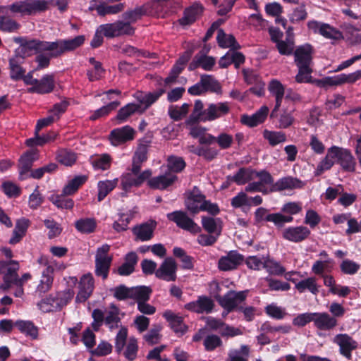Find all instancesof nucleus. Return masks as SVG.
I'll return each instance as SVG.
<instances>
[{
	"label": "nucleus",
	"mask_w": 361,
	"mask_h": 361,
	"mask_svg": "<svg viewBox=\"0 0 361 361\" xmlns=\"http://www.w3.org/2000/svg\"><path fill=\"white\" fill-rule=\"evenodd\" d=\"M310 233V230L306 226H290L283 231L282 236L288 241L300 243L308 238Z\"/></svg>",
	"instance_id": "obj_14"
},
{
	"label": "nucleus",
	"mask_w": 361,
	"mask_h": 361,
	"mask_svg": "<svg viewBox=\"0 0 361 361\" xmlns=\"http://www.w3.org/2000/svg\"><path fill=\"white\" fill-rule=\"evenodd\" d=\"M59 162L65 166H71L76 161V155L74 152L67 149H61L57 154Z\"/></svg>",
	"instance_id": "obj_62"
},
{
	"label": "nucleus",
	"mask_w": 361,
	"mask_h": 361,
	"mask_svg": "<svg viewBox=\"0 0 361 361\" xmlns=\"http://www.w3.org/2000/svg\"><path fill=\"white\" fill-rule=\"evenodd\" d=\"M156 227V223H144L137 225L132 228V232L135 236V240L147 241L153 237L154 231Z\"/></svg>",
	"instance_id": "obj_24"
},
{
	"label": "nucleus",
	"mask_w": 361,
	"mask_h": 361,
	"mask_svg": "<svg viewBox=\"0 0 361 361\" xmlns=\"http://www.w3.org/2000/svg\"><path fill=\"white\" fill-rule=\"evenodd\" d=\"M110 246L104 244L97 248L95 255V271H109L112 257L109 255Z\"/></svg>",
	"instance_id": "obj_20"
},
{
	"label": "nucleus",
	"mask_w": 361,
	"mask_h": 361,
	"mask_svg": "<svg viewBox=\"0 0 361 361\" xmlns=\"http://www.w3.org/2000/svg\"><path fill=\"white\" fill-rule=\"evenodd\" d=\"M10 76L14 80H19L23 78L25 71L18 64L16 59L9 60Z\"/></svg>",
	"instance_id": "obj_60"
},
{
	"label": "nucleus",
	"mask_w": 361,
	"mask_h": 361,
	"mask_svg": "<svg viewBox=\"0 0 361 361\" xmlns=\"http://www.w3.org/2000/svg\"><path fill=\"white\" fill-rule=\"evenodd\" d=\"M152 292V289L148 286H140L133 287L132 299L135 300L137 304L139 302L149 300Z\"/></svg>",
	"instance_id": "obj_47"
},
{
	"label": "nucleus",
	"mask_w": 361,
	"mask_h": 361,
	"mask_svg": "<svg viewBox=\"0 0 361 361\" xmlns=\"http://www.w3.org/2000/svg\"><path fill=\"white\" fill-rule=\"evenodd\" d=\"M15 326L20 331L32 339L38 338V328L30 321L18 320L15 322Z\"/></svg>",
	"instance_id": "obj_36"
},
{
	"label": "nucleus",
	"mask_w": 361,
	"mask_h": 361,
	"mask_svg": "<svg viewBox=\"0 0 361 361\" xmlns=\"http://www.w3.org/2000/svg\"><path fill=\"white\" fill-rule=\"evenodd\" d=\"M202 84L205 87L206 92L210 90L214 92H219L221 90V86L218 81L212 75H203L201 76Z\"/></svg>",
	"instance_id": "obj_59"
},
{
	"label": "nucleus",
	"mask_w": 361,
	"mask_h": 361,
	"mask_svg": "<svg viewBox=\"0 0 361 361\" xmlns=\"http://www.w3.org/2000/svg\"><path fill=\"white\" fill-rule=\"evenodd\" d=\"M249 354V346L242 345L240 350L231 349L229 350L226 361H247Z\"/></svg>",
	"instance_id": "obj_43"
},
{
	"label": "nucleus",
	"mask_w": 361,
	"mask_h": 361,
	"mask_svg": "<svg viewBox=\"0 0 361 361\" xmlns=\"http://www.w3.org/2000/svg\"><path fill=\"white\" fill-rule=\"evenodd\" d=\"M136 131L130 126L113 129L109 135V140L114 146H119L134 140Z\"/></svg>",
	"instance_id": "obj_9"
},
{
	"label": "nucleus",
	"mask_w": 361,
	"mask_h": 361,
	"mask_svg": "<svg viewBox=\"0 0 361 361\" xmlns=\"http://www.w3.org/2000/svg\"><path fill=\"white\" fill-rule=\"evenodd\" d=\"M175 257L179 259L182 263V268L184 269H192L193 268V258L188 255L185 250L180 247H174L173 250Z\"/></svg>",
	"instance_id": "obj_53"
},
{
	"label": "nucleus",
	"mask_w": 361,
	"mask_h": 361,
	"mask_svg": "<svg viewBox=\"0 0 361 361\" xmlns=\"http://www.w3.org/2000/svg\"><path fill=\"white\" fill-rule=\"evenodd\" d=\"M204 112L206 109H204V104L201 100H196L194 104V108L192 114L188 119V123L193 124L198 121H202L203 117H204Z\"/></svg>",
	"instance_id": "obj_49"
},
{
	"label": "nucleus",
	"mask_w": 361,
	"mask_h": 361,
	"mask_svg": "<svg viewBox=\"0 0 361 361\" xmlns=\"http://www.w3.org/2000/svg\"><path fill=\"white\" fill-rule=\"evenodd\" d=\"M55 88V79L53 74H46L40 80H37L36 85L27 89L29 93L39 94H49Z\"/></svg>",
	"instance_id": "obj_17"
},
{
	"label": "nucleus",
	"mask_w": 361,
	"mask_h": 361,
	"mask_svg": "<svg viewBox=\"0 0 361 361\" xmlns=\"http://www.w3.org/2000/svg\"><path fill=\"white\" fill-rule=\"evenodd\" d=\"M229 111L230 106L228 102L209 104L206 109V112H204V117H203L202 121L206 122L216 120L228 114Z\"/></svg>",
	"instance_id": "obj_13"
},
{
	"label": "nucleus",
	"mask_w": 361,
	"mask_h": 361,
	"mask_svg": "<svg viewBox=\"0 0 361 361\" xmlns=\"http://www.w3.org/2000/svg\"><path fill=\"white\" fill-rule=\"evenodd\" d=\"M45 0H23L15 1L11 5L0 6V13H6L10 11L20 16H31L46 11Z\"/></svg>",
	"instance_id": "obj_4"
},
{
	"label": "nucleus",
	"mask_w": 361,
	"mask_h": 361,
	"mask_svg": "<svg viewBox=\"0 0 361 361\" xmlns=\"http://www.w3.org/2000/svg\"><path fill=\"white\" fill-rule=\"evenodd\" d=\"M295 288L300 293H303L305 290H308L312 294L317 295L319 292L317 285L314 278H308L296 283Z\"/></svg>",
	"instance_id": "obj_52"
},
{
	"label": "nucleus",
	"mask_w": 361,
	"mask_h": 361,
	"mask_svg": "<svg viewBox=\"0 0 361 361\" xmlns=\"http://www.w3.org/2000/svg\"><path fill=\"white\" fill-rule=\"evenodd\" d=\"M290 330L291 327L290 325L273 326L269 322H264L260 327L262 332L268 333L271 335H276V334H288Z\"/></svg>",
	"instance_id": "obj_46"
},
{
	"label": "nucleus",
	"mask_w": 361,
	"mask_h": 361,
	"mask_svg": "<svg viewBox=\"0 0 361 361\" xmlns=\"http://www.w3.org/2000/svg\"><path fill=\"white\" fill-rule=\"evenodd\" d=\"M248 290L236 292L229 290L221 298H218V302L223 308H227L228 311L238 310L241 302L245 300Z\"/></svg>",
	"instance_id": "obj_8"
},
{
	"label": "nucleus",
	"mask_w": 361,
	"mask_h": 361,
	"mask_svg": "<svg viewBox=\"0 0 361 361\" xmlns=\"http://www.w3.org/2000/svg\"><path fill=\"white\" fill-rule=\"evenodd\" d=\"M245 263L247 267L252 270H259L262 267L267 271H285L276 262L271 259H264L257 256H250L246 259Z\"/></svg>",
	"instance_id": "obj_10"
},
{
	"label": "nucleus",
	"mask_w": 361,
	"mask_h": 361,
	"mask_svg": "<svg viewBox=\"0 0 361 361\" xmlns=\"http://www.w3.org/2000/svg\"><path fill=\"white\" fill-rule=\"evenodd\" d=\"M214 305V302L210 298L200 295L196 300L185 304V308L197 314H209L212 312Z\"/></svg>",
	"instance_id": "obj_11"
},
{
	"label": "nucleus",
	"mask_w": 361,
	"mask_h": 361,
	"mask_svg": "<svg viewBox=\"0 0 361 361\" xmlns=\"http://www.w3.org/2000/svg\"><path fill=\"white\" fill-rule=\"evenodd\" d=\"M68 195H52L49 200L58 208L71 209L74 206V202L72 199L66 197Z\"/></svg>",
	"instance_id": "obj_42"
},
{
	"label": "nucleus",
	"mask_w": 361,
	"mask_h": 361,
	"mask_svg": "<svg viewBox=\"0 0 361 361\" xmlns=\"http://www.w3.org/2000/svg\"><path fill=\"white\" fill-rule=\"evenodd\" d=\"M203 345L207 351H213L216 348L222 346L223 341L219 336L209 334L203 340Z\"/></svg>",
	"instance_id": "obj_57"
},
{
	"label": "nucleus",
	"mask_w": 361,
	"mask_h": 361,
	"mask_svg": "<svg viewBox=\"0 0 361 361\" xmlns=\"http://www.w3.org/2000/svg\"><path fill=\"white\" fill-rule=\"evenodd\" d=\"M111 157L107 154L92 157L91 163L94 169L106 170L111 166Z\"/></svg>",
	"instance_id": "obj_55"
},
{
	"label": "nucleus",
	"mask_w": 361,
	"mask_h": 361,
	"mask_svg": "<svg viewBox=\"0 0 361 361\" xmlns=\"http://www.w3.org/2000/svg\"><path fill=\"white\" fill-rule=\"evenodd\" d=\"M215 64V59L212 56H208L202 53L197 54L192 63L189 66V69L192 71L200 66L205 71H210Z\"/></svg>",
	"instance_id": "obj_29"
},
{
	"label": "nucleus",
	"mask_w": 361,
	"mask_h": 361,
	"mask_svg": "<svg viewBox=\"0 0 361 361\" xmlns=\"http://www.w3.org/2000/svg\"><path fill=\"white\" fill-rule=\"evenodd\" d=\"M243 74L245 80L247 84H256L258 85L257 87H251L250 91L257 95H261L263 92L264 84L262 82L258 74L251 70H244Z\"/></svg>",
	"instance_id": "obj_32"
},
{
	"label": "nucleus",
	"mask_w": 361,
	"mask_h": 361,
	"mask_svg": "<svg viewBox=\"0 0 361 361\" xmlns=\"http://www.w3.org/2000/svg\"><path fill=\"white\" fill-rule=\"evenodd\" d=\"M287 37L286 40H281L276 44L279 52L281 55H290L294 49V39L292 28L287 30Z\"/></svg>",
	"instance_id": "obj_37"
},
{
	"label": "nucleus",
	"mask_w": 361,
	"mask_h": 361,
	"mask_svg": "<svg viewBox=\"0 0 361 361\" xmlns=\"http://www.w3.org/2000/svg\"><path fill=\"white\" fill-rule=\"evenodd\" d=\"M89 62L93 66V70L89 69L87 71L88 80L90 82L100 80L105 72L102 63L96 61L94 57L90 58Z\"/></svg>",
	"instance_id": "obj_40"
},
{
	"label": "nucleus",
	"mask_w": 361,
	"mask_h": 361,
	"mask_svg": "<svg viewBox=\"0 0 361 361\" xmlns=\"http://www.w3.org/2000/svg\"><path fill=\"white\" fill-rule=\"evenodd\" d=\"M152 175L150 169H146L141 171V168L138 166L131 165V168L128 169L121 176V188L128 192L132 188H138L141 186L147 179Z\"/></svg>",
	"instance_id": "obj_5"
},
{
	"label": "nucleus",
	"mask_w": 361,
	"mask_h": 361,
	"mask_svg": "<svg viewBox=\"0 0 361 361\" xmlns=\"http://www.w3.org/2000/svg\"><path fill=\"white\" fill-rule=\"evenodd\" d=\"M177 179V176L172 173H166L147 179V185L152 189L164 190L171 185Z\"/></svg>",
	"instance_id": "obj_23"
},
{
	"label": "nucleus",
	"mask_w": 361,
	"mask_h": 361,
	"mask_svg": "<svg viewBox=\"0 0 361 361\" xmlns=\"http://www.w3.org/2000/svg\"><path fill=\"white\" fill-rule=\"evenodd\" d=\"M137 260L138 257L135 252L128 253L125 257L124 263L118 268V271H134Z\"/></svg>",
	"instance_id": "obj_61"
},
{
	"label": "nucleus",
	"mask_w": 361,
	"mask_h": 361,
	"mask_svg": "<svg viewBox=\"0 0 361 361\" xmlns=\"http://www.w3.org/2000/svg\"><path fill=\"white\" fill-rule=\"evenodd\" d=\"M125 6L124 3H118L114 5L101 4L98 5L95 9L98 15L104 16L106 15L119 13L124 10Z\"/></svg>",
	"instance_id": "obj_44"
},
{
	"label": "nucleus",
	"mask_w": 361,
	"mask_h": 361,
	"mask_svg": "<svg viewBox=\"0 0 361 361\" xmlns=\"http://www.w3.org/2000/svg\"><path fill=\"white\" fill-rule=\"evenodd\" d=\"M20 25L15 20L6 16H0V30L6 32H15Z\"/></svg>",
	"instance_id": "obj_51"
},
{
	"label": "nucleus",
	"mask_w": 361,
	"mask_h": 361,
	"mask_svg": "<svg viewBox=\"0 0 361 361\" xmlns=\"http://www.w3.org/2000/svg\"><path fill=\"white\" fill-rule=\"evenodd\" d=\"M264 137L268 140L271 146H275L278 144L286 141V135L281 131H269L265 130L264 131Z\"/></svg>",
	"instance_id": "obj_54"
},
{
	"label": "nucleus",
	"mask_w": 361,
	"mask_h": 361,
	"mask_svg": "<svg viewBox=\"0 0 361 361\" xmlns=\"http://www.w3.org/2000/svg\"><path fill=\"white\" fill-rule=\"evenodd\" d=\"M269 113V108L262 106L256 113L251 116L243 115L240 121L243 124L249 127H255L263 123Z\"/></svg>",
	"instance_id": "obj_26"
},
{
	"label": "nucleus",
	"mask_w": 361,
	"mask_h": 361,
	"mask_svg": "<svg viewBox=\"0 0 361 361\" xmlns=\"http://www.w3.org/2000/svg\"><path fill=\"white\" fill-rule=\"evenodd\" d=\"M305 182L293 177L286 176L279 179L274 185L269 188L270 192H280L285 190L300 189L305 186Z\"/></svg>",
	"instance_id": "obj_16"
},
{
	"label": "nucleus",
	"mask_w": 361,
	"mask_h": 361,
	"mask_svg": "<svg viewBox=\"0 0 361 361\" xmlns=\"http://www.w3.org/2000/svg\"><path fill=\"white\" fill-rule=\"evenodd\" d=\"M190 105L188 103L183 104L180 106L171 105L169 107V115L174 121L183 119L188 113Z\"/></svg>",
	"instance_id": "obj_48"
},
{
	"label": "nucleus",
	"mask_w": 361,
	"mask_h": 361,
	"mask_svg": "<svg viewBox=\"0 0 361 361\" xmlns=\"http://www.w3.org/2000/svg\"><path fill=\"white\" fill-rule=\"evenodd\" d=\"M255 170L250 168H240L238 172L233 176H227V181L230 183L232 182L238 185H244L246 183L254 180L253 173Z\"/></svg>",
	"instance_id": "obj_31"
},
{
	"label": "nucleus",
	"mask_w": 361,
	"mask_h": 361,
	"mask_svg": "<svg viewBox=\"0 0 361 361\" xmlns=\"http://www.w3.org/2000/svg\"><path fill=\"white\" fill-rule=\"evenodd\" d=\"M132 290L133 287L128 288L124 285H120L115 287L112 291L114 296L118 300H125L127 299H132Z\"/></svg>",
	"instance_id": "obj_64"
},
{
	"label": "nucleus",
	"mask_w": 361,
	"mask_h": 361,
	"mask_svg": "<svg viewBox=\"0 0 361 361\" xmlns=\"http://www.w3.org/2000/svg\"><path fill=\"white\" fill-rule=\"evenodd\" d=\"M29 226L30 221L27 219L21 218L18 219L16 222L12 236L9 240V243L11 245H15L19 243L25 235Z\"/></svg>",
	"instance_id": "obj_28"
},
{
	"label": "nucleus",
	"mask_w": 361,
	"mask_h": 361,
	"mask_svg": "<svg viewBox=\"0 0 361 361\" xmlns=\"http://www.w3.org/2000/svg\"><path fill=\"white\" fill-rule=\"evenodd\" d=\"M312 49L306 44L297 48L294 52L295 62L298 67H311L312 63Z\"/></svg>",
	"instance_id": "obj_21"
},
{
	"label": "nucleus",
	"mask_w": 361,
	"mask_h": 361,
	"mask_svg": "<svg viewBox=\"0 0 361 361\" xmlns=\"http://www.w3.org/2000/svg\"><path fill=\"white\" fill-rule=\"evenodd\" d=\"M332 341L339 347V353L348 360L352 359L353 351L359 347L358 342L348 334H338Z\"/></svg>",
	"instance_id": "obj_7"
},
{
	"label": "nucleus",
	"mask_w": 361,
	"mask_h": 361,
	"mask_svg": "<svg viewBox=\"0 0 361 361\" xmlns=\"http://www.w3.org/2000/svg\"><path fill=\"white\" fill-rule=\"evenodd\" d=\"M264 310L268 316L276 319H282L286 315L284 308L272 303L266 306Z\"/></svg>",
	"instance_id": "obj_63"
},
{
	"label": "nucleus",
	"mask_w": 361,
	"mask_h": 361,
	"mask_svg": "<svg viewBox=\"0 0 361 361\" xmlns=\"http://www.w3.org/2000/svg\"><path fill=\"white\" fill-rule=\"evenodd\" d=\"M97 223L93 218H82L75 222V228L82 233H91L94 231Z\"/></svg>",
	"instance_id": "obj_41"
},
{
	"label": "nucleus",
	"mask_w": 361,
	"mask_h": 361,
	"mask_svg": "<svg viewBox=\"0 0 361 361\" xmlns=\"http://www.w3.org/2000/svg\"><path fill=\"white\" fill-rule=\"evenodd\" d=\"M120 105V102L115 101L108 104L106 106H103L100 109L94 111V113L90 117V119L94 121L100 117L108 115L111 111L116 109Z\"/></svg>",
	"instance_id": "obj_58"
},
{
	"label": "nucleus",
	"mask_w": 361,
	"mask_h": 361,
	"mask_svg": "<svg viewBox=\"0 0 361 361\" xmlns=\"http://www.w3.org/2000/svg\"><path fill=\"white\" fill-rule=\"evenodd\" d=\"M205 196L195 187L186 198L185 206L191 214H196L202 211Z\"/></svg>",
	"instance_id": "obj_15"
},
{
	"label": "nucleus",
	"mask_w": 361,
	"mask_h": 361,
	"mask_svg": "<svg viewBox=\"0 0 361 361\" xmlns=\"http://www.w3.org/2000/svg\"><path fill=\"white\" fill-rule=\"evenodd\" d=\"M13 286L21 287V282L18 272H6L4 276V283L0 286V288L6 290Z\"/></svg>",
	"instance_id": "obj_56"
},
{
	"label": "nucleus",
	"mask_w": 361,
	"mask_h": 361,
	"mask_svg": "<svg viewBox=\"0 0 361 361\" xmlns=\"http://www.w3.org/2000/svg\"><path fill=\"white\" fill-rule=\"evenodd\" d=\"M244 261V257L236 250L229 251L226 256H222L218 263L221 271L235 269Z\"/></svg>",
	"instance_id": "obj_12"
},
{
	"label": "nucleus",
	"mask_w": 361,
	"mask_h": 361,
	"mask_svg": "<svg viewBox=\"0 0 361 361\" xmlns=\"http://www.w3.org/2000/svg\"><path fill=\"white\" fill-rule=\"evenodd\" d=\"M335 163L340 164L342 169L345 171H355V160L351 152L347 149L332 146L328 149L325 157L318 164L314 175H322L325 171L329 170Z\"/></svg>",
	"instance_id": "obj_2"
},
{
	"label": "nucleus",
	"mask_w": 361,
	"mask_h": 361,
	"mask_svg": "<svg viewBox=\"0 0 361 361\" xmlns=\"http://www.w3.org/2000/svg\"><path fill=\"white\" fill-rule=\"evenodd\" d=\"M165 92L163 88L158 89L153 92H137L135 97L140 104L130 103L122 107L118 111L116 118L124 121L135 112L143 113L147 108L154 104Z\"/></svg>",
	"instance_id": "obj_3"
},
{
	"label": "nucleus",
	"mask_w": 361,
	"mask_h": 361,
	"mask_svg": "<svg viewBox=\"0 0 361 361\" xmlns=\"http://www.w3.org/2000/svg\"><path fill=\"white\" fill-rule=\"evenodd\" d=\"M148 142L147 141L140 142L132 158V165L142 167V164L147 159Z\"/></svg>",
	"instance_id": "obj_38"
},
{
	"label": "nucleus",
	"mask_w": 361,
	"mask_h": 361,
	"mask_svg": "<svg viewBox=\"0 0 361 361\" xmlns=\"http://www.w3.org/2000/svg\"><path fill=\"white\" fill-rule=\"evenodd\" d=\"M87 177L85 176H77L70 180L63 189V195H71L74 194L78 188L85 183Z\"/></svg>",
	"instance_id": "obj_45"
},
{
	"label": "nucleus",
	"mask_w": 361,
	"mask_h": 361,
	"mask_svg": "<svg viewBox=\"0 0 361 361\" xmlns=\"http://www.w3.org/2000/svg\"><path fill=\"white\" fill-rule=\"evenodd\" d=\"M216 40L219 47L230 48L231 49H239L240 44L232 35H227L222 29L218 30Z\"/></svg>",
	"instance_id": "obj_33"
},
{
	"label": "nucleus",
	"mask_w": 361,
	"mask_h": 361,
	"mask_svg": "<svg viewBox=\"0 0 361 361\" xmlns=\"http://www.w3.org/2000/svg\"><path fill=\"white\" fill-rule=\"evenodd\" d=\"M202 11V6L201 4H195L192 6L186 8L184 11L183 16L179 20V22L183 25H190L195 21L198 15Z\"/></svg>",
	"instance_id": "obj_34"
},
{
	"label": "nucleus",
	"mask_w": 361,
	"mask_h": 361,
	"mask_svg": "<svg viewBox=\"0 0 361 361\" xmlns=\"http://www.w3.org/2000/svg\"><path fill=\"white\" fill-rule=\"evenodd\" d=\"M118 182V178L99 181L97 184L98 201L100 202L103 200L107 195L116 188Z\"/></svg>",
	"instance_id": "obj_39"
},
{
	"label": "nucleus",
	"mask_w": 361,
	"mask_h": 361,
	"mask_svg": "<svg viewBox=\"0 0 361 361\" xmlns=\"http://www.w3.org/2000/svg\"><path fill=\"white\" fill-rule=\"evenodd\" d=\"M37 288L36 293L41 295L48 292L53 283L54 276L52 272H36Z\"/></svg>",
	"instance_id": "obj_27"
},
{
	"label": "nucleus",
	"mask_w": 361,
	"mask_h": 361,
	"mask_svg": "<svg viewBox=\"0 0 361 361\" xmlns=\"http://www.w3.org/2000/svg\"><path fill=\"white\" fill-rule=\"evenodd\" d=\"M146 13L147 11L144 6H137L134 9L124 12L122 15V17L126 21V23H129L130 25L131 23H135L140 19L143 16L146 14Z\"/></svg>",
	"instance_id": "obj_50"
},
{
	"label": "nucleus",
	"mask_w": 361,
	"mask_h": 361,
	"mask_svg": "<svg viewBox=\"0 0 361 361\" xmlns=\"http://www.w3.org/2000/svg\"><path fill=\"white\" fill-rule=\"evenodd\" d=\"M85 39L84 35H78L73 39H59L55 42L27 40L22 53L25 57L31 55L32 51H49L51 57L57 58L82 46Z\"/></svg>",
	"instance_id": "obj_1"
},
{
	"label": "nucleus",
	"mask_w": 361,
	"mask_h": 361,
	"mask_svg": "<svg viewBox=\"0 0 361 361\" xmlns=\"http://www.w3.org/2000/svg\"><path fill=\"white\" fill-rule=\"evenodd\" d=\"M269 90L276 98L275 106L270 114L271 118H275L277 116V112L281 105L282 99L284 96V87L279 81L273 80L269 83Z\"/></svg>",
	"instance_id": "obj_25"
},
{
	"label": "nucleus",
	"mask_w": 361,
	"mask_h": 361,
	"mask_svg": "<svg viewBox=\"0 0 361 361\" xmlns=\"http://www.w3.org/2000/svg\"><path fill=\"white\" fill-rule=\"evenodd\" d=\"M94 289V280L91 274H84L80 281L79 291L76 296L77 302H83L89 298Z\"/></svg>",
	"instance_id": "obj_18"
},
{
	"label": "nucleus",
	"mask_w": 361,
	"mask_h": 361,
	"mask_svg": "<svg viewBox=\"0 0 361 361\" xmlns=\"http://www.w3.org/2000/svg\"><path fill=\"white\" fill-rule=\"evenodd\" d=\"M202 225L207 232L216 234V236L219 235L221 232V221L219 218L202 216Z\"/></svg>",
	"instance_id": "obj_35"
},
{
	"label": "nucleus",
	"mask_w": 361,
	"mask_h": 361,
	"mask_svg": "<svg viewBox=\"0 0 361 361\" xmlns=\"http://www.w3.org/2000/svg\"><path fill=\"white\" fill-rule=\"evenodd\" d=\"M314 325L319 330L329 331L338 324L337 319L326 312H314Z\"/></svg>",
	"instance_id": "obj_22"
},
{
	"label": "nucleus",
	"mask_w": 361,
	"mask_h": 361,
	"mask_svg": "<svg viewBox=\"0 0 361 361\" xmlns=\"http://www.w3.org/2000/svg\"><path fill=\"white\" fill-rule=\"evenodd\" d=\"M38 158L37 152L30 151L25 153L19 159V179L25 180L31 172L33 162Z\"/></svg>",
	"instance_id": "obj_19"
},
{
	"label": "nucleus",
	"mask_w": 361,
	"mask_h": 361,
	"mask_svg": "<svg viewBox=\"0 0 361 361\" xmlns=\"http://www.w3.org/2000/svg\"><path fill=\"white\" fill-rule=\"evenodd\" d=\"M167 219L174 222L180 228L196 234L201 231V228L188 216L186 212L179 210L167 214Z\"/></svg>",
	"instance_id": "obj_6"
},
{
	"label": "nucleus",
	"mask_w": 361,
	"mask_h": 361,
	"mask_svg": "<svg viewBox=\"0 0 361 361\" xmlns=\"http://www.w3.org/2000/svg\"><path fill=\"white\" fill-rule=\"evenodd\" d=\"M163 317L169 322L171 327L176 333L184 334L187 330L186 325L183 323V317L175 314L171 310L164 312Z\"/></svg>",
	"instance_id": "obj_30"
}]
</instances>
